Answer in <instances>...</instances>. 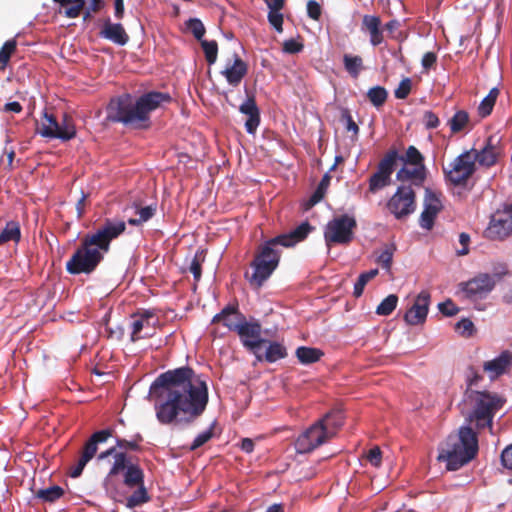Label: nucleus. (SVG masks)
<instances>
[{
    "label": "nucleus",
    "instance_id": "obj_1",
    "mask_svg": "<svg viewBox=\"0 0 512 512\" xmlns=\"http://www.w3.org/2000/svg\"><path fill=\"white\" fill-rule=\"evenodd\" d=\"M157 401V420L164 425L185 421L191 423L206 409L208 388L189 366L160 374L151 386Z\"/></svg>",
    "mask_w": 512,
    "mask_h": 512
},
{
    "label": "nucleus",
    "instance_id": "obj_2",
    "mask_svg": "<svg viewBox=\"0 0 512 512\" xmlns=\"http://www.w3.org/2000/svg\"><path fill=\"white\" fill-rule=\"evenodd\" d=\"M126 230L122 220L105 219L94 233L86 234L66 263V270L71 275L90 274L104 259V253L110 249L112 240L118 238Z\"/></svg>",
    "mask_w": 512,
    "mask_h": 512
},
{
    "label": "nucleus",
    "instance_id": "obj_3",
    "mask_svg": "<svg viewBox=\"0 0 512 512\" xmlns=\"http://www.w3.org/2000/svg\"><path fill=\"white\" fill-rule=\"evenodd\" d=\"M313 229L308 222H303L289 233L278 235L259 245L250 264L253 272L251 275L245 273L250 285L259 289L276 270L281 257L278 246L293 247L303 241Z\"/></svg>",
    "mask_w": 512,
    "mask_h": 512
},
{
    "label": "nucleus",
    "instance_id": "obj_4",
    "mask_svg": "<svg viewBox=\"0 0 512 512\" xmlns=\"http://www.w3.org/2000/svg\"><path fill=\"white\" fill-rule=\"evenodd\" d=\"M172 102L169 93L150 91L133 99L129 94L111 99L107 106V119L124 125L142 124L147 127L151 113Z\"/></svg>",
    "mask_w": 512,
    "mask_h": 512
},
{
    "label": "nucleus",
    "instance_id": "obj_5",
    "mask_svg": "<svg viewBox=\"0 0 512 512\" xmlns=\"http://www.w3.org/2000/svg\"><path fill=\"white\" fill-rule=\"evenodd\" d=\"M478 453V437L471 426H462L457 434L447 437L441 446L438 460L446 462L449 471H456L469 463Z\"/></svg>",
    "mask_w": 512,
    "mask_h": 512
},
{
    "label": "nucleus",
    "instance_id": "obj_6",
    "mask_svg": "<svg viewBox=\"0 0 512 512\" xmlns=\"http://www.w3.org/2000/svg\"><path fill=\"white\" fill-rule=\"evenodd\" d=\"M465 398L470 407L465 416L466 422L479 431L486 428L492 431L493 419L502 409L505 399L496 393L469 389L465 391Z\"/></svg>",
    "mask_w": 512,
    "mask_h": 512
},
{
    "label": "nucleus",
    "instance_id": "obj_7",
    "mask_svg": "<svg viewBox=\"0 0 512 512\" xmlns=\"http://www.w3.org/2000/svg\"><path fill=\"white\" fill-rule=\"evenodd\" d=\"M356 226L355 218L347 214L333 218L328 222L324 231L327 246L331 244H349L353 240V231Z\"/></svg>",
    "mask_w": 512,
    "mask_h": 512
},
{
    "label": "nucleus",
    "instance_id": "obj_8",
    "mask_svg": "<svg viewBox=\"0 0 512 512\" xmlns=\"http://www.w3.org/2000/svg\"><path fill=\"white\" fill-rule=\"evenodd\" d=\"M400 159L396 150L389 151L379 162L377 171L369 178V192L376 193L391 183V175Z\"/></svg>",
    "mask_w": 512,
    "mask_h": 512
},
{
    "label": "nucleus",
    "instance_id": "obj_9",
    "mask_svg": "<svg viewBox=\"0 0 512 512\" xmlns=\"http://www.w3.org/2000/svg\"><path fill=\"white\" fill-rule=\"evenodd\" d=\"M388 210L397 218L403 219L416 209V195L411 186H400L387 203Z\"/></svg>",
    "mask_w": 512,
    "mask_h": 512
},
{
    "label": "nucleus",
    "instance_id": "obj_10",
    "mask_svg": "<svg viewBox=\"0 0 512 512\" xmlns=\"http://www.w3.org/2000/svg\"><path fill=\"white\" fill-rule=\"evenodd\" d=\"M111 435L112 431L110 429H103L90 436L83 445L76 465L70 470V476L72 478H77L82 474L87 463L96 455L98 444L106 442Z\"/></svg>",
    "mask_w": 512,
    "mask_h": 512
},
{
    "label": "nucleus",
    "instance_id": "obj_11",
    "mask_svg": "<svg viewBox=\"0 0 512 512\" xmlns=\"http://www.w3.org/2000/svg\"><path fill=\"white\" fill-rule=\"evenodd\" d=\"M476 170V164L473 161V152L465 151L454 159L450 164V169H444L446 178L454 185L465 184Z\"/></svg>",
    "mask_w": 512,
    "mask_h": 512
},
{
    "label": "nucleus",
    "instance_id": "obj_12",
    "mask_svg": "<svg viewBox=\"0 0 512 512\" xmlns=\"http://www.w3.org/2000/svg\"><path fill=\"white\" fill-rule=\"evenodd\" d=\"M318 421L302 433L296 440L295 447L298 453H310L325 443L330 437Z\"/></svg>",
    "mask_w": 512,
    "mask_h": 512
},
{
    "label": "nucleus",
    "instance_id": "obj_13",
    "mask_svg": "<svg viewBox=\"0 0 512 512\" xmlns=\"http://www.w3.org/2000/svg\"><path fill=\"white\" fill-rule=\"evenodd\" d=\"M261 331V325L258 321L248 322L245 318L236 332L243 346L253 352L259 360L262 357L257 354V351L261 345L267 343V340L261 337Z\"/></svg>",
    "mask_w": 512,
    "mask_h": 512
},
{
    "label": "nucleus",
    "instance_id": "obj_14",
    "mask_svg": "<svg viewBox=\"0 0 512 512\" xmlns=\"http://www.w3.org/2000/svg\"><path fill=\"white\" fill-rule=\"evenodd\" d=\"M64 8V15L67 18H77L83 13L84 20L91 17L92 12L101 8V0H53Z\"/></svg>",
    "mask_w": 512,
    "mask_h": 512
},
{
    "label": "nucleus",
    "instance_id": "obj_15",
    "mask_svg": "<svg viewBox=\"0 0 512 512\" xmlns=\"http://www.w3.org/2000/svg\"><path fill=\"white\" fill-rule=\"evenodd\" d=\"M501 137L495 135L489 136L484 141V145L479 149L472 148L469 152H473V161L484 167L494 166L500 155V143Z\"/></svg>",
    "mask_w": 512,
    "mask_h": 512
},
{
    "label": "nucleus",
    "instance_id": "obj_16",
    "mask_svg": "<svg viewBox=\"0 0 512 512\" xmlns=\"http://www.w3.org/2000/svg\"><path fill=\"white\" fill-rule=\"evenodd\" d=\"M245 318V315L239 310L238 303L228 304L213 316L211 324H221L229 332H237Z\"/></svg>",
    "mask_w": 512,
    "mask_h": 512
},
{
    "label": "nucleus",
    "instance_id": "obj_17",
    "mask_svg": "<svg viewBox=\"0 0 512 512\" xmlns=\"http://www.w3.org/2000/svg\"><path fill=\"white\" fill-rule=\"evenodd\" d=\"M430 305V293L428 291H421L413 305L404 315V320L407 324L416 326L421 325L426 321Z\"/></svg>",
    "mask_w": 512,
    "mask_h": 512
},
{
    "label": "nucleus",
    "instance_id": "obj_18",
    "mask_svg": "<svg viewBox=\"0 0 512 512\" xmlns=\"http://www.w3.org/2000/svg\"><path fill=\"white\" fill-rule=\"evenodd\" d=\"M442 208L443 205L440 199V194L427 189L424 210L422 211L419 219L420 226L426 230H431L434 225V220Z\"/></svg>",
    "mask_w": 512,
    "mask_h": 512
},
{
    "label": "nucleus",
    "instance_id": "obj_19",
    "mask_svg": "<svg viewBox=\"0 0 512 512\" xmlns=\"http://www.w3.org/2000/svg\"><path fill=\"white\" fill-rule=\"evenodd\" d=\"M494 276L482 273L464 283L463 291L470 299L482 298L493 290Z\"/></svg>",
    "mask_w": 512,
    "mask_h": 512
},
{
    "label": "nucleus",
    "instance_id": "obj_20",
    "mask_svg": "<svg viewBox=\"0 0 512 512\" xmlns=\"http://www.w3.org/2000/svg\"><path fill=\"white\" fill-rule=\"evenodd\" d=\"M248 73V64L234 52L232 58H229L221 74L225 77L229 85L237 87Z\"/></svg>",
    "mask_w": 512,
    "mask_h": 512
},
{
    "label": "nucleus",
    "instance_id": "obj_21",
    "mask_svg": "<svg viewBox=\"0 0 512 512\" xmlns=\"http://www.w3.org/2000/svg\"><path fill=\"white\" fill-rule=\"evenodd\" d=\"M512 233V216L503 214L492 217L489 226L485 230V236L491 240H503Z\"/></svg>",
    "mask_w": 512,
    "mask_h": 512
},
{
    "label": "nucleus",
    "instance_id": "obj_22",
    "mask_svg": "<svg viewBox=\"0 0 512 512\" xmlns=\"http://www.w3.org/2000/svg\"><path fill=\"white\" fill-rule=\"evenodd\" d=\"M99 36L119 46L126 45L130 39L123 25L120 23H113L109 18L103 22L99 31Z\"/></svg>",
    "mask_w": 512,
    "mask_h": 512
},
{
    "label": "nucleus",
    "instance_id": "obj_23",
    "mask_svg": "<svg viewBox=\"0 0 512 512\" xmlns=\"http://www.w3.org/2000/svg\"><path fill=\"white\" fill-rule=\"evenodd\" d=\"M108 456H113L114 462L112 464V467L110 468L104 483L105 485H109V483L112 481L113 477L118 475L120 472L127 469L129 466L127 464V455L124 451H117L116 447H111L107 449L106 451L101 452L98 455V460H103L107 458Z\"/></svg>",
    "mask_w": 512,
    "mask_h": 512
},
{
    "label": "nucleus",
    "instance_id": "obj_24",
    "mask_svg": "<svg viewBox=\"0 0 512 512\" xmlns=\"http://www.w3.org/2000/svg\"><path fill=\"white\" fill-rule=\"evenodd\" d=\"M154 318V313L150 310H145L143 312H137L132 315V323H131V341L136 342L145 337H151V333H146L145 335H141V331L144 328L154 327L155 323H151L150 320Z\"/></svg>",
    "mask_w": 512,
    "mask_h": 512
},
{
    "label": "nucleus",
    "instance_id": "obj_25",
    "mask_svg": "<svg viewBox=\"0 0 512 512\" xmlns=\"http://www.w3.org/2000/svg\"><path fill=\"white\" fill-rule=\"evenodd\" d=\"M512 366V353L508 350L503 351L493 360L486 361L483 369L488 373L490 379H495L504 374Z\"/></svg>",
    "mask_w": 512,
    "mask_h": 512
},
{
    "label": "nucleus",
    "instance_id": "obj_26",
    "mask_svg": "<svg viewBox=\"0 0 512 512\" xmlns=\"http://www.w3.org/2000/svg\"><path fill=\"white\" fill-rule=\"evenodd\" d=\"M396 177L401 182H411V184L421 187L426 179L425 165H403L398 170Z\"/></svg>",
    "mask_w": 512,
    "mask_h": 512
},
{
    "label": "nucleus",
    "instance_id": "obj_27",
    "mask_svg": "<svg viewBox=\"0 0 512 512\" xmlns=\"http://www.w3.org/2000/svg\"><path fill=\"white\" fill-rule=\"evenodd\" d=\"M362 27L369 32L370 43L378 46L384 41L383 31L381 30V20L378 16L364 15Z\"/></svg>",
    "mask_w": 512,
    "mask_h": 512
},
{
    "label": "nucleus",
    "instance_id": "obj_28",
    "mask_svg": "<svg viewBox=\"0 0 512 512\" xmlns=\"http://www.w3.org/2000/svg\"><path fill=\"white\" fill-rule=\"evenodd\" d=\"M240 112L246 116L245 128H257L260 123V112L254 96L248 97L240 106Z\"/></svg>",
    "mask_w": 512,
    "mask_h": 512
},
{
    "label": "nucleus",
    "instance_id": "obj_29",
    "mask_svg": "<svg viewBox=\"0 0 512 512\" xmlns=\"http://www.w3.org/2000/svg\"><path fill=\"white\" fill-rule=\"evenodd\" d=\"M318 422L326 428L325 430H327L328 436L332 438L336 431L343 425V415L340 411H332L318 420Z\"/></svg>",
    "mask_w": 512,
    "mask_h": 512
},
{
    "label": "nucleus",
    "instance_id": "obj_30",
    "mask_svg": "<svg viewBox=\"0 0 512 512\" xmlns=\"http://www.w3.org/2000/svg\"><path fill=\"white\" fill-rule=\"evenodd\" d=\"M324 352L321 349L307 346H300L296 350V357L302 364H312L321 359Z\"/></svg>",
    "mask_w": 512,
    "mask_h": 512
},
{
    "label": "nucleus",
    "instance_id": "obj_31",
    "mask_svg": "<svg viewBox=\"0 0 512 512\" xmlns=\"http://www.w3.org/2000/svg\"><path fill=\"white\" fill-rule=\"evenodd\" d=\"M499 94V89L494 87L489 91L488 95L480 102L479 106L477 107V115L480 118H486L491 114Z\"/></svg>",
    "mask_w": 512,
    "mask_h": 512
},
{
    "label": "nucleus",
    "instance_id": "obj_32",
    "mask_svg": "<svg viewBox=\"0 0 512 512\" xmlns=\"http://www.w3.org/2000/svg\"><path fill=\"white\" fill-rule=\"evenodd\" d=\"M21 240V228L18 221H8L0 233V241L2 244L13 241L19 243Z\"/></svg>",
    "mask_w": 512,
    "mask_h": 512
},
{
    "label": "nucleus",
    "instance_id": "obj_33",
    "mask_svg": "<svg viewBox=\"0 0 512 512\" xmlns=\"http://www.w3.org/2000/svg\"><path fill=\"white\" fill-rule=\"evenodd\" d=\"M124 484L128 487H135L144 484L143 470L135 464H130L124 475Z\"/></svg>",
    "mask_w": 512,
    "mask_h": 512
},
{
    "label": "nucleus",
    "instance_id": "obj_34",
    "mask_svg": "<svg viewBox=\"0 0 512 512\" xmlns=\"http://www.w3.org/2000/svg\"><path fill=\"white\" fill-rule=\"evenodd\" d=\"M330 180H331V177L328 173H326L322 177L317 188L312 193L311 197L309 198L308 202L306 203V209L312 208L314 205L319 203L324 198L327 188L330 184Z\"/></svg>",
    "mask_w": 512,
    "mask_h": 512
},
{
    "label": "nucleus",
    "instance_id": "obj_35",
    "mask_svg": "<svg viewBox=\"0 0 512 512\" xmlns=\"http://www.w3.org/2000/svg\"><path fill=\"white\" fill-rule=\"evenodd\" d=\"M64 495V489L58 485H53L48 488L39 489L35 493V497L41 499L43 502L53 503Z\"/></svg>",
    "mask_w": 512,
    "mask_h": 512
},
{
    "label": "nucleus",
    "instance_id": "obj_36",
    "mask_svg": "<svg viewBox=\"0 0 512 512\" xmlns=\"http://www.w3.org/2000/svg\"><path fill=\"white\" fill-rule=\"evenodd\" d=\"M46 141L59 139L62 142L68 141L76 136V130H36Z\"/></svg>",
    "mask_w": 512,
    "mask_h": 512
},
{
    "label": "nucleus",
    "instance_id": "obj_37",
    "mask_svg": "<svg viewBox=\"0 0 512 512\" xmlns=\"http://www.w3.org/2000/svg\"><path fill=\"white\" fill-rule=\"evenodd\" d=\"M267 343L269 345L264 355V359L267 362L273 363L287 356L286 348L282 344L278 342H269L268 340Z\"/></svg>",
    "mask_w": 512,
    "mask_h": 512
},
{
    "label": "nucleus",
    "instance_id": "obj_38",
    "mask_svg": "<svg viewBox=\"0 0 512 512\" xmlns=\"http://www.w3.org/2000/svg\"><path fill=\"white\" fill-rule=\"evenodd\" d=\"M395 251V244H385L382 251L377 255L376 262L380 264L383 269L389 271L392 266L393 255Z\"/></svg>",
    "mask_w": 512,
    "mask_h": 512
},
{
    "label": "nucleus",
    "instance_id": "obj_39",
    "mask_svg": "<svg viewBox=\"0 0 512 512\" xmlns=\"http://www.w3.org/2000/svg\"><path fill=\"white\" fill-rule=\"evenodd\" d=\"M17 49V42L15 39L6 41L0 48V71H4L10 61L11 56Z\"/></svg>",
    "mask_w": 512,
    "mask_h": 512
},
{
    "label": "nucleus",
    "instance_id": "obj_40",
    "mask_svg": "<svg viewBox=\"0 0 512 512\" xmlns=\"http://www.w3.org/2000/svg\"><path fill=\"white\" fill-rule=\"evenodd\" d=\"M150 500L148 492L143 485L138 486V489L134 491L128 498L126 502V506L128 508H134L141 504H144Z\"/></svg>",
    "mask_w": 512,
    "mask_h": 512
},
{
    "label": "nucleus",
    "instance_id": "obj_41",
    "mask_svg": "<svg viewBox=\"0 0 512 512\" xmlns=\"http://www.w3.org/2000/svg\"><path fill=\"white\" fill-rule=\"evenodd\" d=\"M378 269H371L367 272L361 273L354 284L353 295L360 297L363 294L364 288L367 283L378 275Z\"/></svg>",
    "mask_w": 512,
    "mask_h": 512
},
{
    "label": "nucleus",
    "instance_id": "obj_42",
    "mask_svg": "<svg viewBox=\"0 0 512 512\" xmlns=\"http://www.w3.org/2000/svg\"><path fill=\"white\" fill-rule=\"evenodd\" d=\"M388 92L382 86H374L367 92L368 100L375 106L381 107L387 100Z\"/></svg>",
    "mask_w": 512,
    "mask_h": 512
},
{
    "label": "nucleus",
    "instance_id": "obj_43",
    "mask_svg": "<svg viewBox=\"0 0 512 512\" xmlns=\"http://www.w3.org/2000/svg\"><path fill=\"white\" fill-rule=\"evenodd\" d=\"M156 212V206L155 205H148L146 207L139 208L137 210V214L139 215L138 218H130L128 219V223L132 226H139L143 223L150 220Z\"/></svg>",
    "mask_w": 512,
    "mask_h": 512
},
{
    "label": "nucleus",
    "instance_id": "obj_44",
    "mask_svg": "<svg viewBox=\"0 0 512 512\" xmlns=\"http://www.w3.org/2000/svg\"><path fill=\"white\" fill-rule=\"evenodd\" d=\"M398 297L395 294H390L384 298L376 308V313L381 316L390 315L396 308Z\"/></svg>",
    "mask_w": 512,
    "mask_h": 512
},
{
    "label": "nucleus",
    "instance_id": "obj_45",
    "mask_svg": "<svg viewBox=\"0 0 512 512\" xmlns=\"http://www.w3.org/2000/svg\"><path fill=\"white\" fill-rule=\"evenodd\" d=\"M201 47L203 49L205 59L208 62L209 65H212L217 60L218 55V44L215 40H201L200 41Z\"/></svg>",
    "mask_w": 512,
    "mask_h": 512
},
{
    "label": "nucleus",
    "instance_id": "obj_46",
    "mask_svg": "<svg viewBox=\"0 0 512 512\" xmlns=\"http://www.w3.org/2000/svg\"><path fill=\"white\" fill-rule=\"evenodd\" d=\"M468 124L475 125L476 122L464 110L457 111L448 121L449 128H464Z\"/></svg>",
    "mask_w": 512,
    "mask_h": 512
},
{
    "label": "nucleus",
    "instance_id": "obj_47",
    "mask_svg": "<svg viewBox=\"0 0 512 512\" xmlns=\"http://www.w3.org/2000/svg\"><path fill=\"white\" fill-rule=\"evenodd\" d=\"M205 260V255L203 251H197L193 258L191 259L189 265V272L193 274L195 282H198L201 279L202 275V263Z\"/></svg>",
    "mask_w": 512,
    "mask_h": 512
},
{
    "label": "nucleus",
    "instance_id": "obj_48",
    "mask_svg": "<svg viewBox=\"0 0 512 512\" xmlns=\"http://www.w3.org/2000/svg\"><path fill=\"white\" fill-rule=\"evenodd\" d=\"M345 69L353 76L357 77L362 69V58L360 56L344 55Z\"/></svg>",
    "mask_w": 512,
    "mask_h": 512
},
{
    "label": "nucleus",
    "instance_id": "obj_49",
    "mask_svg": "<svg viewBox=\"0 0 512 512\" xmlns=\"http://www.w3.org/2000/svg\"><path fill=\"white\" fill-rule=\"evenodd\" d=\"M401 159L403 160L404 165H424V158L422 154L414 146H409L405 153V157H402Z\"/></svg>",
    "mask_w": 512,
    "mask_h": 512
},
{
    "label": "nucleus",
    "instance_id": "obj_50",
    "mask_svg": "<svg viewBox=\"0 0 512 512\" xmlns=\"http://www.w3.org/2000/svg\"><path fill=\"white\" fill-rule=\"evenodd\" d=\"M44 122L42 123V128H71L72 124L69 122L70 118L67 115H64V123L60 125L57 121L56 116L53 113H44Z\"/></svg>",
    "mask_w": 512,
    "mask_h": 512
},
{
    "label": "nucleus",
    "instance_id": "obj_51",
    "mask_svg": "<svg viewBox=\"0 0 512 512\" xmlns=\"http://www.w3.org/2000/svg\"><path fill=\"white\" fill-rule=\"evenodd\" d=\"M143 440L140 434H137L133 440H126L123 438H118L116 440V448L121 450H131V451H139L140 445L139 443Z\"/></svg>",
    "mask_w": 512,
    "mask_h": 512
},
{
    "label": "nucleus",
    "instance_id": "obj_52",
    "mask_svg": "<svg viewBox=\"0 0 512 512\" xmlns=\"http://www.w3.org/2000/svg\"><path fill=\"white\" fill-rule=\"evenodd\" d=\"M187 28L190 30V32L193 34V36L201 41L203 40V36L206 32L205 27L201 20L197 18H191L187 21Z\"/></svg>",
    "mask_w": 512,
    "mask_h": 512
},
{
    "label": "nucleus",
    "instance_id": "obj_53",
    "mask_svg": "<svg viewBox=\"0 0 512 512\" xmlns=\"http://www.w3.org/2000/svg\"><path fill=\"white\" fill-rule=\"evenodd\" d=\"M412 89V81L409 77L401 80L398 87L394 91V96L397 99H406Z\"/></svg>",
    "mask_w": 512,
    "mask_h": 512
},
{
    "label": "nucleus",
    "instance_id": "obj_54",
    "mask_svg": "<svg viewBox=\"0 0 512 512\" xmlns=\"http://www.w3.org/2000/svg\"><path fill=\"white\" fill-rule=\"evenodd\" d=\"M455 330L464 337H470L474 333V324L468 318H463L455 325Z\"/></svg>",
    "mask_w": 512,
    "mask_h": 512
},
{
    "label": "nucleus",
    "instance_id": "obj_55",
    "mask_svg": "<svg viewBox=\"0 0 512 512\" xmlns=\"http://www.w3.org/2000/svg\"><path fill=\"white\" fill-rule=\"evenodd\" d=\"M213 427H214V424H212L208 430L197 435V437L194 439V441L192 442V444L189 448L190 451H194V450L200 448L201 446L206 444L213 437Z\"/></svg>",
    "mask_w": 512,
    "mask_h": 512
},
{
    "label": "nucleus",
    "instance_id": "obj_56",
    "mask_svg": "<svg viewBox=\"0 0 512 512\" xmlns=\"http://www.w3.org/2000/svg\"><path fill=\"white\" fill-rule=\"evenodd\" d=\"M483 379V376L478 372V370L473 367L469 366L466 370V382H467V389L473 390L472 387L478 385L479 381Z\"/></svg>",
    "mask_w": 512,
    "mask_h": 512
},
{
    "label": "nucleus",
    "instance_id": "obj_57",
    "mask_svg": "<svg viewBox=\"0 0 512 512\" xmlns=\"http://www.w3.org/2000/svg\"><path fill=\"white\" fill-rule=\"evenodd\" d=\"M367 460L370 464L376 468L382 464V451L378 446H374L367 453Z\"/></svg>",
    "mask_w": 512,
    "mask_h": 512
},
{
    "label": "nucleus",
    "instance_id": "obj_58",
    "mask_svg": "<svg viewBox=\"0 0 512 512\" xmlns=\"http://www.w3.org/2000/svg\"><path fill=\"white\" fill-rule=\"evenodd\" d=\"M438 309L445 316H454L459 312V308L450 299L439 303Z\"/></svg>",
    "mask_w": 512,
    "mask_h": 512
},
{
    "label": "nucleus",
    "instance_id": "obj_59",
    "mask_svg": "<svg viewBox=\"0 0 512 512\" xmlns=\"http://www.w3.org/2000/svg\"><path fill=\"white\" fill-rule=\"evenodd\" d=\"M307 14L311 19L315 21H318L320 19L322 14V8L316 0H309L307 2Z\"/></svg>",
    "mask_w": 512,
    "mask_h": 512
},
{
    "label": "nucleus",
    "instance_id": "obj_60",
    "mask_svg": "<svg viewBox=\"0 0 512 512\" xmlns=\"http://www.w3.org/2000/svg\"><path fill=\"white\" fill-rule=\"evenodd\" d=\"M304 45L295 39L286 40L283 43V51L289 54H296L303 50Z\"/></svg>",
    "mask_w": 512,
    "mask_h": 512
},
{
    "label": "nucleus",
    "instance_id": "obj_61",
    "mask_svg": "<svg viewBox=\"0 0 512 512\" xmlns=\"http://www.w3.org/2000/svg\"><path fill=\"white\" fill-rule=\"evenodd\" d=\"M268 21L277 32L283 31V15L280 12H269Z\"/></svg>",
    "mask_w": 512,
    "mask_h": 512
},
{
    "label": "nucleus",
    "instance_id": "obj_62",
    "mask_svg": "<svg viewBox=\"0 0 512 512\" xmlns=\"http://www.w3.org/2000/svg\"><path fill=\"white\" fill-rule=\"evenodd\" d=\"M422 124L426 128H436L439 125V118L432 111H425L422 116Z\"/></svg>",
    "mask_w": 512,
    "mask_h": 512
},
{
    "label": "nucleus",
    "instance_id": "obj_63",
    "mask_svg": "<svg viewBox=\"0 0 512 512\" xmlns=\"http://www.w3.org/2000/svg\"><path fill=\"white\" fill-rule=\"evenodd\" d=\"M501 463L504 468L512 471V443L502 451Z\"/></svg>",
    "mask_w": 512,
    "mask_h": 512
},
{
    "label": "nucleus",
    "instance_id": "obj_64",
    "mask_svg": "<svg viewBox=\"0 0 512 512\" xmlns=\"http://www.w3.org/2000/svg\"><path fill=\"white\" fill-rule=\"evenodd\" d=\"M437 62V55L434 52H426L422 57V67L424 70H429L432 68Z\"/></svg>",
    "mask_w": 512,
    "mask_h": 512
}]
</instances>
